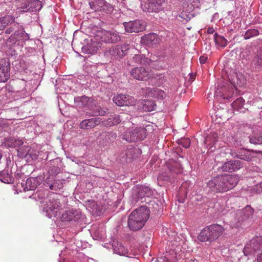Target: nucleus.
I'll return each mask as SVG.
<instances>
[{
	"label": "nucleus",
	"instance_id": "603ef678",
	"mask_svg": "<svg viewBox=\"0 0 262 262\" xmlns=\"http://www.w3.org/2000/svg\"><path fill=\"white\" fill-rule=\"evenodd\" d=\"M13 29L12 28V27H10V28H7L6 31H5V33L6 34H10L11 32H13Z\"/></svg>",
	"mask_w": 262,
	"mask_h": 262
},
{
	"label": "nucleus",
	"instance_id": "dca6fc26",
	"mask_svg": "<svg viewBox=\"0 0 262 262\" xmlns=\"http://www.w3.org/2000/svg\"><path fill=\"white\" fill-rule=\"evenodd\" d=\"M81 213L77 210H70L62 213L61 219L63 221H77L81 218Z\"/></svg>",
	"mask_w": 262,
	"mask_h": 262
},
{
	"label": "nucleus",
	"instance_id": "9d476101",
	"mask_svg": "<svg viewBox=\"0 0 262 262\" xmlns=\"http://www.w3.org/2000/svg\"><path fill=\"white\" fill-rule=\"evenodd\" d=\"M123 24L125 31L128 33L139 32L143 31L145 27L143 21L139 20L124 23Z\"/></svg>",
	"mask_w": 262,
	"mask_h": 262
},
{
	"label": "nucleus",
	"instance_id": "7ed1b4c3",
	"mask_svg": "<svg viewBox=\"0 0 262 262\" xmlns=\"http://www.w3.org/2000/svg\"><path fill=\"white\" fill-rule=\"evenodd\" d=\"M225 231L224 228L221 225L215 224L204 228L198 236L199 241L202 242L215 241Z\"/></svg>",
	"mask_w": 262,
	"mask_h": 262
},
{
	"label": "nucleus",
	"instance_id": "2f4dec72",
	"mask_svg": "<svg viewBox=\"0 0 262 262\" xmlns=\"http://www.w3.org/2000/svg\"><path fill=\"white\" fill-rule=\"evenodd\" d=\"M0 180L5 183H11L13 181L11 174L9 173L7 171H2L0 173Z\"/></svg>",
	"mask_w": 262,
	"mask_h": 262
},
{
	"label": "nucleus",
	"instance_id": "09e8293b",
	"mask_svg": "<svg viewBox=\"0 0 262 262\" xmlns=\"http://www.w3.org/2000/svg\"><path fill=\"white\" fill-rule=\"evenodd\" d=\"M12 142L11 146L13 147L19 146L23 145L24 142L21 139H10Z\"/></svg>",
	"mask_w": 262,
	"mask_h": 262
},
{
	"label": "nucleus",
	"instance_id": "ddd939ff",
	"mask_svg": "<svg viewBox=\"0 0 262 262\" xmlns=\"http://www.w3.org/2000/svg\"><path fill=\"white\" fill-rule=\"evenodd\" d=\"M243 166V164L242 161L239 160H231L225 162L221 167V169L223 171L232 172L239 170Z\"/></svg>",
	"mask_w": 262,
	"mask_h": 262
},
{
	"label": "nucleus",
	"instance_id": "4c0bfd02",
	"mask_svg": "<svg viewBox=\"0 0 262 262\" xmlns=\"http://www.w3.org/2000/svg\"><path fill=\"white\" fill-rule=\"evenodd\" d=\"M117 52H118L117 55L119 57H123L126 52L128 50V45H123L122 46H116Z\"/></svg>",
	"mask_w": 262,
	"mask_h": 262
},
{
	"label": "nucleus",
	"instance_id": "f03ea898",
	"mask_svg": "<svg viewBox=\"0 0 262 262\" xmlns=\"http://www.w3.org/2000/svg\"><path fill=\"white\" fill-rule=\"evenodd\" d=\"M149 216V210L145 206H141L132 212L128 218V226L130 230L141 229Z\"/></svg>",
	"mask_w": 262,
	"mask_h": 262
},
{
	"label": "nucleus",
	"instance_id": "9b49d317",
	"mask_svg": "<svg viewBox=\"0 0 262 262\" xmlns=\"http://www.w3.org/2000/svg\"><path fill=\"white\" fill-rule=\"evenodd\" d=\"M254 212L253 209L250 206L247 205L243 209L236 211L235 220L238 223H242L252 217Z\"/></svg>",
	"mask_w": 262,
	"mask_h": 262
},
{
	"label": "nucleus",
	"instance_id": "e433bc0d",
	"mask_svg": "<svg viewBox=\"0 0 262 262\" xmlns=\"http://www.w3.org/2000/svg\"><path fill=\"white\" fill-rule=\"evenodd\" d=\"M259 34V31L258 30L255 29H251L246 31L244 35V38L245 39H248L251 37L256 36Z\"/></svg>",
	"mask_w": 262,
	"mask_h": 262
},
{
	"label": "nucleus",
	"instance_id": "ea45409f",
	"mask_svg": "<svg viewBox=\"0 0 262 262\" xmlns=\"http://www.w3.org/2000/svg\"><path fill=\"white\" fill-rule=\"evenodd\" d=\"M107 109L101 108L98 107L96 109L94 110L92 112V114L91 115V116H104L106 113V111Z\"/></svg>",
	"mask_w": 262,
	"mask_h": 262
},
{
	"label": "nucleus",
	"instance_id": "5fc2aeb1",
	"mask_svg": "<svg viewBox=\"0 0 262 262\" xmlns=\"http://www.w3.org/2000/svg\"><path fill=\"white\" fill-rule=\"evenodd\" d=\"M145 189L147 190L148 191V193H147V195L150 194V190L148 189V188L146 187V188H145Z\"/></svg>",
	"mask_w": 262,
	"mask_h": 262
},
{
	"label": "nucleus",
	"instance_id": "4468645a",
	"mask_svg": "<svg viewBox=\"0 0 262 262\" xmlns=\"http://www.w3.org/2000/svg\"><path fill=\"white\" fill-rule=\"evenodd\" d=\"M164 0H148V2L146 4L143 10L148 12H158L162 9V5L164 3Z\"/></svg>",
	"mask_w": 262,
	"mask_h": 262
},
{
	"label": "nucleus",
	"instance_id": "5701e85b",
	"mask_svg": "<svg viewBox=\"0 0 262 262\" xmlns=\"http://www.w3.org/2000/svg\"><path fill=\"white\" fill-rule=\"evenodd\" d=\"M121 122L120 116L116 114L110 115V117L102 121L103 125L110 127L119 124Z\"/></svg>",
	"mask_w": 262,
	"mask_h": 262
},
{
	"label": "nucleus",
	"instance_id": "c9c22d12",
	"mask_svg": "<svg viewBox=\"0 0 262 262\" xmlns=\"http://www.w3.org/2000/svg\"><path fill=\"white\" fill-rule=\"evenodd\" d=\"M30 147L24 146L17 149V155L21 158H26L29 155Z\"/></svg>",
	"mask_w": 262,
	"mask_h": 262
},
{
	"label": "nucleus",
	"instance_id": "393cba45",
	"mask_svg": "<svg viewBox=\"0 0 262 262\" xmlns=\"http://www.w3.org/2000/svg\"><path fill=\"white\" fill-rule=\"evenodd\" d=\"M40 178L38 177H30L27 179L26 182V188L27 190H35L40 184Z\"/></svg>",
	"mask_w": 262,
	"mask_h": 262
},
{
	"label": "nucleus",
	"instance_id": "864d4df0",
	"mask_svg": "<svg viewBox=\"0 0 262 262\" xmlns=\"http://www.w3.org/2000/svg\"><path fill=\"white\" fill-rule=\"evenodd\" d=\"M213 32V30L212 28H209L208 30V32L209 33H212Z\"/></svg>",
	"mask_w": 262,
	"mask_h": 262
},
{
	"label": "nucleus",
	"instance_id": "49530a36",
	"mask_svg": "<svg viewBox=\"0 0 262 262\" xmlns=\"http://www.w3.org/2000/svg\"><path fill=\"white\" fill-rule=\"evenodd\" d=\"M169 169L171 172L176 173H180L182 172V169L180 168L179 165L177 163H174V165L172 166V167L169 168Z\"/></svg>",
	"mask_w": 262,
	"mask_h": 262
},
{
	"label": "nucleus",
	"instance_id": "4be33fe9",
	"mask_svg": "<svg viewBox=\"0 0 262 262\" xmlns=\"http://www.w3.org/2000/svg\"><path fill=\"white\" fill-rule=\"evenodd\" d=\"M144 93L148 97H151L158 99H163L166 97V93L159 89H151L147 88L145 90Z\"/></svg>",
	"mask_w": 262,
	"mask_h": 262
},
{
	"label": "nucleus",
	"instance_id": "c85d7f7f",
	"mask_svg": "<svg viewBox=\"0 0 262 262\" xmlns=\"http://www.w3.org/2000/svg\"><path fill=\"white\" fill-rule=\"evenodd\" d=\"M142 104V108L145 112H151L156 109V105L152 100H144Z\"/></svg>",
	"mask_w": 262,
	"mask_h": 262
},
{
	"label": "nucleus",
	"instance_id": "1a4fd4ad",
	"mask_svg": "<svg viewBox=\"0 0 262 262\" xmlns=\"http://www.w3.org/2000/svg\"><path fill=\"white\" fill-rule=\"evenodd\" d=\"M113 100L118 106L134 105L135 99L131 96L124 94H118L113 97Z\"/></svg>",
	"mask_w": 262,
	"mask_h": 262
},
{
	"label": "nucleus",
	"instance_id": "f257e3e1",
	"mask_svg": "<svg viewBox=\"0 0 262 262\" xmlns=\"http://www.w3.org/2000/svg\"><path fill=\"white\" fill-rule=\"evenodd\" d=\"M238 181L236 176L222 174L212 178L207 183V186L213 192H224L234 188Z\"/></svg>",
	"mask_w": 262,
	"mask_h": 262
},
{
	"label": "nucleus",
	"instance_id": "a211bd4d",
	"mask_svg": "<svg viewBox=\"0 0 262 262\" xmlns=\"http://www.w3.org/2000/svg\"><path fill=\"white\" fill-rule=\"evenodd\" d=\"M141 42L146 46L152 47L159 43V38L155 33H149L141 38Z\"/></svg>",
	"mask_w": 262,
	"mask_h": 262
},
{
	"label": "nucleus",
	"instance_id": "79ce46f5",
	"mask_svg": "<svg viewBox=\"0 0 262 262\" xmlns=\"http://www.w3.org/2000/svg\"><path fill=\"white\" fill-rule=\"evenodd\" d=\"M105 54L106 56H110L112 57L118 56L117 54H118V52H117L116 46H113L108 50H107L105 51Z\"/></svg>",
	"mask_w": 262,
	"mask_h": 262
},
{
	"label": "nucleus",
	"instance_id": "423d86ee",
	"mask_svg": "<svg viewBox=\"0 0 262 262\" xmlns=\"http://www.w3.org/2000/svg\"><path fill=\"white\" fill-rule=\"evenodd\" d=\"M90 5L95 11L105 14H111L114 10V7L104 0H93L90 2Z\"/></svg>",
	"mask_w": 262,
	"mask_h": 262
},
{
	"label": "nucleus",
	"instance_id": "13d9d810",
	"mask_svg": "<svg viewBox=\"0 0 262 262\" xmlns=\"http://www.w3.org/2000/svg\"><path fill=\"white\" fill-rule=\"evenodd\" d=\"M14 27H15V28H18V24H14Z\"/></svg>",
	"mask_w": 262,
	"mask_h": 262
},
{
	"label": "nucleus",
	"instance_id": "a19ab883",
	"mask_svg": "<svg viewBox=\"0 0 262 262\" xmlns=\"http://www.w3.org/2000/svg\"><path fill=\"white\" fill-rule=\"evenodd\" d=\"M179 18H181L180 20L181 21H189L191 18L192 17V15L190 12H188L187 11H183L179 16Z\"/></svg>",
	"mask_w": 262,
	"mask_h": 262
},
{
	"label": "nucleus",
	"instance_id": "cd10ccee",
	"mask_svg": "<svg viewBox=\"0 0 262 262\" xmlns=\"http://www.w3.org/2000/svg\"><path fill=\"white\" fill-rule=\"evenodd\" d=\"M14 34L18 41H25L29 38V34L25 32L24 28L22 26H20L18 30L16 31Z\"/></svg>",
	"mask_w": 262,
	"mask_h": 262
},
{
	"label": "nucleus",
	"instance_id": "a878e982",
	"mask_svg": "<svg viewBox=\"0 0 262 262\" xmlns=\"http://www.w3.org/2000/svg\"><path fill=\"white\" fill-rule=\"evenodd\" d=\"M252 63L256 69H260L262 67V48L257 51L252 60Z\"/></svg>",
	"mask_w": 262,
	"mask_h": 262
},
{
	"label": "nucleus",
	"instance_id": "4d7b16f0",
	"mask_svg": "<svg viewBox=\"0 0 262 262\" xmlns=\"http://www.w3.org/2000/svg\"><path fill=\"white\" fill-rule=\"evenodd\" d=\"M157 179H158V181H160L162 179V177L161 176H159L158 177Z\"/></svg>",
	"mask_w": 262,
	"mask_h": 262
},
{
	"label": "nucleus",
	"instance_id": "72a5a7b5",
	"mask_svg": "<svg viewBox=\"0 0 262 262\" xmlns=\"http://www.w3.org/2000/svg\"><path fill=\"white\" fill-rule=\"evenodd\" d=\"M101 47V44L95 40H93L92 42L88 46L90 54L96 53Z\"/></svg>",
	"mask_w": 262,
	"mask_h": 262
},
{
	"label": "nucleus",
	"instance_id": "58836bf2",
	"mask_svg": "<svg viewBox=\"0 0 262 262\" xmlns=\"http://www.w3.org/2000/svg\"><path fill=\"white\" fill-rule=\"evenodd\" d=\"M249 141L251 144H262V134H259L254 135L249 139Z\"/></svg>",
	"mask_w": 262,
	"mask_h": 262
},
{
	"label": "nucleus",
	"instance_id": "473e14b6",
	"mask_svg": "<svg viewBox=\"0 0 262 262\" xmlns=\"http://www.w3.org/2000/svg\"><path fill=\"white\" fill-rule=\"evenodd\" d=\"M245 103V100L242 97H239L232 103L233 108L237 111H240L243 108Z\"/></svg>",
	"mask_w": 262,
	"mask_h": 262
},
{
	"label": "nucleus",
	"instance_id": "2eb2a0df",
	"mask_svg": "<svg viewBox=\"0 0 262 262\" xmlns=\"http://www.w3.org/2000/svg\"><path fill=\"white\" fill-rule=\"evenodd\" d=\"M259 152V151L253 150L241 149L234 157L247 162H250L256 157L254 154Z\"/></svg>",
	"mask_w": 262,
	"mask_h": 262
},
{
	"label": "nucleus",
	"instance_id": "39448f33",
	"mask_svg": "<svg viewBox=\"0 0 262 262\" xmlns=\"http://www.w3.org/2000/svg\"><path fill=\"white\" fill-rule=\"evenodd\" d=\"M132 77L140 81H146L155 77L151 70L140 67L133 68L130 72Z\"/></svg>",
	"mask_w": 262,
	"mask_h": 262
},
{
	"label": "nucleus",
	"instance_id": "3c124183",
	"mask_svg": "<svg viewBox=\"0 0 262 262\" xmlns=\"http://www.w3.org/2000/svg\"><path fill=\"white\" fill-rule=\"evenodd\" d=\"M207 60V57L205 56H202L200 57V62L201 64L205 63Z\"/></svg>",
	"mask_w": 262,
	"mask_h": 262
},
{
	"label": "nucleus",
	"instance_id": "6e6552de",
	"mask_svg": "<svg viewBox=\"0 0 262 262\" xmlns=\"http://www.w3.org/2000/svg\"><path fill=\"white\" fill-rule=\"evenodd\" d=\"M98 33L97 37H100L101 41L106 43H115L120 40V37L116 31L102 30Z\"/></svg>",
	"mask_w": 262,
	"mask_h": 262
},
{
	"label": "nucleus",
	"instance_id": "f8f14e48",
	"mask_svg": "<svg viewBox=\"0 0 262 262\" xmlns=\"http://www.w3.org/2000/svg\"><path fill=\"white\" fill-rule=\"evenodd\" d=\"M157 57L150 56V58L147 57H146L143 54H136L135 55L132 59H130V63L129 64L131 65L132 63H136L141 65H149L151 62H154L157 60Z\"/></svg>",
	"mask_w": 262,
	"mask_h": 262
},
{
	"label": "nucleus",
	"instance_id": "f704fd0d",
	"mask_svg": "<svg viewBox=\"0 0 262 262\" xmlns=\"http://www.w3.org/2000/svg\"><path fill=\"white\" fill-rule=\"evenodd\" d=\"M214 40L216 45L222 48L225 47L228 42L226 39L223 36L217 35V33L214 34Z\"/></svg>",
	"mask_w": 262,
	"mask_h": 262
},
{
	"label": "nucleus",
	"instance_id": "c756f323",
	"mask_svg": "<svg viewBox=\"0 0 262 262\" xmlns=\"http://www.w3.org/2000/svg\"><path fill=\"white\" fill-rule=\"evenodd\" d=\"M10 78L8 66H2L0 68V82H5Z\"/></svg>",
	"mask_w": 262,
	"mask_h": 262
},
{
	"label": "nucleus",
	"instance_id": "6e6d98bb",
	"mask_svg": "<svg viewBox=\"0 0 262 262\" xmlns=\"http://www.w3.org/2000/svg\"><path fill=\"white\" fill-rule=\"evenodd\" d=\"M194 77H195V76L193 74H191V75H190V78L191 79H194Z\"/></svg>",
	"mask_w": 262,
	"mask_h": 262
},
{
	"label": "nucleus",
	"instance_id": "f3484780",
	"mask_svg": "<svg viewBox=\"0 0 262 262\" xmlns=\"http://www.w3.org/2000/svg\"><path fill=\"white\" fill-rule=\"evenodd\" d=\"M42 7V3L39 0H28L23 4L21 8L24 11H35L39 10Z\"/></svg>",
	"mask_w": 262,
	"mask_h": 262
},
{
	"label": "nucleus",
	"instance_id": "0eeeda50",
	"mask_svg": "<svg viewBox=\"0 0 262 262\" xmlns=\"http://www.w3.org/2000/svg\"><path fill=\"white\" fill-rule=\"evenodd\" d=\"M262 248V236H256L251 239L245 246L244 253L248 255L259 251Z\"/></svg>",
	"mask_w": 262,
	"mask_h": 262
},
{
	"label": "nucleus",
	"instance_id": "aec40b11",
	"mask_svg": "<svg viewBox=\"0 0 262 262\" xmlns=\"http://www.w3.org/2000/svg\"><path fill=\"white\" fill-rule=\"evenodd\" d=\"M74 101L79 106H85L90 108H91L95 104L94 100L92 98L85 96L75 97Z\"/></svg>",
	"mask_w": 262,
	"mask_h": 262
},
{
	"label": "nucleus",
	"instance_id": "37998d69",
	"mask_svg": "<svg viewBox=\"0 0 262 262\" xmlns=\"http://www.w3.org/2000/svg\"><path fill=\"white\" fill-rule=\"evenodd\" d=\"M18 41L14 34H12L6 41V44L8 46H11Z\"/></svg>",
	"mask_w": 262,
	"mask_h": 262
},
{
	"label": "nucleus",
	"instance_id": "412c9836",
	"mask_svg": "<svg viewBox=\"0 0 262 262\" xmlns=\"http://www.w3.org/2000/svg\"><path fill=\"white\" fill-rule=\"evenodd\" d=\"M100 122V120L98 118L84 119L81 122L79 127L82 129H89L98 125Z\"/></svg>",
	"mask_w": 262,
	"mask_h": 262
},
{
	"label": "nucleus",
	"instance_id": "b1692460",
	"mask_svg": "<svg viewBox=\"0 0 262 262\" xmlns=\"http://www.w3.org/2000/svg\"><path fill=\"white\" fill-rule=\"evenodd\" d=\"M99 137L105 143H110L116 139L117 135L115 133L112 131L103 130L100 133Z\"/></svg>",
	"mask_w": 262,
	"mask_h": 262
},
{
	"label": "nucleus",
	"instance_id": "6ab92c4d",
	"mask_svg": "<svg viewBox=\"0 0 262 262\" xmlns=\"http://www.w3.org/2000/svg\"><path fill=\"white\" fill-rule=\"evenodd\" d=\"M146 129L140 127L134 129L130 132V141L136 142L138 140H142L146 136Z\"/></svg>",
	"mask_w": 262,
	"mask_h": 262
},
{
	"label": "nucleus",
	"instance_id": "bb28decb",
	"mask_svg": "<svg viewBox=\"0 0 262 262\" xmlns=\"http://www.w3.org/2000/svg\"><path fill=\"white\" fill-rule=\"evenodd\" d=\"M114 252L120 255H124L127 253V249L119 242H114L113 244Z\"/></svg>",
	"mask_w": 262,
	"mask_h": 262
},
{
	"label": "nucleus",
	"instance_id": "a18cd8bd",
	"mask_svg": "<svg viewBox=\"0 0 262 262\" xmlns=\"http://www.w3.org/2000/svg\"><path fill=\"white\" fill-rule=\"evenodd\" d=\"M180 144L185 148H188L190 144V139L188 138H181L179 141Z\"/></svg>",
	"mask_w": 262,
	"mask_h": 262
},
{
	"label": "nucleus",
	"instance_id": "7c9ffc66",
	"mask_svg": "<svg viewBox=\"0 0 262 262\" xmlns=\"http://www.w3.org/2000/svg\"><path fill=\"white\" fill-rule=\"evenodd\" d=\"M0 20L4 29L9 25L14 23L15 17L12 15H6L1 17Z\"/></svg>",
	"mask_w": 262,
	"mask_h": 262
},
{
	"label": "nucleus",
	"instance_id": "20e7f679",
	"mask_svg": "<svg viewBox=\"0 0 262 262\" xmlns=\"http://www.w3.org/2000/svg\"><path fill=\"white\" fill-rule=\"evenodd\" d=\"M43 211L49 217L58 215L60 208V204L58 200L53 196H49L48 201L42 205Z\"/></svg>",
	"mask_w": 262,
	"mask_h": 262
},
{
	"label": "nucleus",
	"instance_id": "de8ad7c7",
	"mask_svg": "<svg viewBox=\"0 0 262 262\" xmlns=\"http://www.w3.org/2000/svg\"><path fill=\"white\" fill-rule=\"evenodd\" d=\"M49 179V177L47 178L46 181L44 183V185L46 186H49L51 190H57L59 188L56 186V183H54L52 184H50L48 183Z\"/></svg>",
	"mask_w": 262,
	"mask_h": 262
},
{
	"label": "nucleus",
	"instance_id": "c03bdc74",
	"mask_svg": "<svg viewBox=\"0 0 262 262\" xmlns=\"http://www.w3.org/2000/svg\"><path fill=\"white\" fill-rule=\"evenodd\" d=\"M38 151L34 148H30V151L28 156H29L32 160H35L37 159Z\"/></svg>",
	"mask_w": 262,
	"mask_h": 262
},
{
	"label": "nucleus",
	"instance_id": "8fccbe9b",
	"mask_svg": "<svg viewBox=\"0 0 262 262\" xmlns=\"http://www.w3.org/2000/svg\"><path fill=\"white\" fill-rule=\"evenodd\" d=\"M254 189L257 192L260 193V192H262V181L258 184H257L255 187L254 188Z\"/></svg>",
	"mask_w": 262,
	"mask_h": 262
}]
</instances>
